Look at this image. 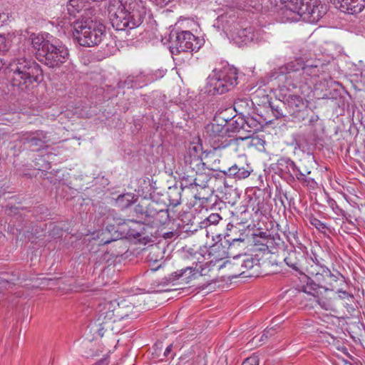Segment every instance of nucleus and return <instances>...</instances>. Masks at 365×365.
<instances>
[{
  "mask_svg": "<svg viewBox=\"0 0 365 365\" xmlns=\"http://www.w3.org/2000/svg\"><path fill=\"white\" fill-rule=\"evenodd\" d=\"M208 255L210 257H212L209 262H205L199 267L197 265H196L195 268L192 267H186L185 268L174 272L170 274V280L174 281L185 277L183 279L186 282H189L192 279H195L197 274L200 276L207 275L215 266H217V269H220L227 265L231 266L232 269L236 272L232 277H237L240 275H244L246 271L254 268L255 266L258 267L256 260L252 257L246 255L235 257L233 258V262L227 261L217 265L226 255L225 247L222 244L216 243L212 245L210 247Z\"/></svg>",
  "mask_w": 365,
  "mask_h": 365,
  "instance_id": "nucleus-1",
  "label": "nucleus"
},
{
  "mask_svg": "<svg viewBox=\"0 0 365 365\" xmlns=\"http://www.w3.org/2000/svg\"><path fill=\"white\" fill-rule=\"evenodd\" d=\"M321 72L322 66L308 65L298 58L275 68L271 73V78L277 80L280 87L294 91L316 82Z\"/></svg>",
  "mask_w": 365,
  "mask_h": 365,
  "instance_id": "nucleus-2",
  "label": "nucleus"
},
{
  "mask_svg": "<svg viewBox=\"0 0 365 365\" xmlns=\"http://www.w3.org/2000/svg\"><path fill=\"white\" fill-rule=\"evenodd\" d=\"M109 19L117 31H130L141 25L146 11L141 0H110Z\"/></svg>",
  "mask_w": 365,
  "mask_h": 365,
  "instance_id": "nucleus-3",
  "label": "nucleus"
},
{
  "mask_svg": "<svg viewBox=\"0 0 365 365\" xmlns=\"http://www.w3.org/2000/svg\"><path fill=\"white\" fill-rule=\"evenodd\" d=\"M133 307L116 301L104 302L98 306L97 321L100 327L99 334L103 336L105 332L119 333L126 325L128 319L135 318L133 313Z\"/></svg>",
  "mask_w": 365,
  "mask_h": 365,
  "instance_id": "nucleus-4",
  "label": "nucleus"
},
{
  "mask_svg": "<svg viewBox=\"0 0 365 365\" xmlns=\"http://www.w3.org/2000/svg\"><path fill=\"white\" fill-rule=\"evenodd\" d=\"M94 11L86 9L81 18L71 24L73 39L81 46H97L105 36L106 26L93 14Z\"/></svg>",
  "mask_w": 365,
  "mask_h": 365,
  "instance_id": "nucleus-5",
  "label": "nucleus"
},
{
  "mask_svg": "<svg viewBox=\"0 0 365 365\" xmlns=\"http://www.w3.org/2000/svg\"><path fill=\"white\" fill-rule=\"evenodd\" d=\"M283 14L288 21L302 18L309 23L318 22L327 12L328 6L323 0H278Z\"/></svg>",
  "mask_w": 365,
  "mask_h": 365,
  "instance_id": "nucleus-6",
  "label": "nucleus"
},
{
  "mask_svg": "<svg viewBox=\"0 0 365 365\" xmlns=\"http://www.w3.org/2000/svg\"><path fill=\"white\" fill-rule=\"evenodd\" d=\"M11 85L17 92L26 91L34 82L43 79L41 67L36 61L24 57L13 59L8 66Z\"/></svg>",
  "mask_w": 365,
  "mask_h": 365,
  "instance_id": "nucleus-7",
  "label": "nucleus"
},
{
  "mask_svg": "<svg viewBox=\"0 0 365 365\" xmlns=\"http://www.w3.org/2000/svg\"><path fill=\"white\" fill-rule=\"evenodd\" d=\"M36 58L48 68H59L69 57L67 47L59 42L45 39L41 34H31L29 36Z\"/></svg>",
  "mask_w": 365,
  "mask_h": 365,
  "instance_id": "nucleus-8",
  "label": "nucleus"
},
{
  "mask_svg": "<svg viewBox=\"0 0 365 365\" xmlns=\"http://www.w3.org/2000/svg\"><path fill=\"white\" fill-rule=\"evenodd\" d=\"M284 104L292 121L301 123L307 120L304 125L309 128V132L315 137V129L321 123L319 115L309 107L308 101L297 95H289L284 97Z\"/></svg>",
  "mask_w": 365,
  "mask_h": 365,
  "instance_id": "nucleus-9",
  "label": "nucleus"
},
{
  "mask_svg": "<svg viewBox=\"0 0 365 365\" xmlns=\"http://www.w3.org/2000/svg\"><path fill=\"white\" fill-rule=\"evenodd\" d=\"M238 83V73L233 66L214 69L207 78V90L212 95L223 94L232 90Z\"/></svg>",
  "mask_w": 365,
  "mask_h": 365,
  "instance_id": "nucleus-10",
  "label": "nucleus"
},
{
  "mask_svg": "<svg viewBox=\"0 0 365 365\" xmlns=\"http://www.w3.org/2000/svg\"><path fill=\"white\" fill-rule=\"evenodd\" d=\"M227 132V128L218 123H211L205 127V134L214 150L224 149L232 143H235V138H229L226 135Z\"/></svg>",
  "mask_w": 365,
  "mask_h": 365,
  "instance_id": "nucleus-11",
  "label": "nucleus"
},
{
  "mask_svg": "<svg viewBox=\"0 0 365 365\" xmlns=\"http://www.w3.org/2000/svg\"><path fill=\"white\" fill-rule=\"evenodd\" d=\"M170 39L171 43L170 49L173 53H175L174 50L177 53L192 52L199 48L197 46V44L194 45L196 38L189 31H172L170 35Z\"/></svg>",
  "mask_w": 365,
  "mask_h": 365,
  "instance_id": "nucleus-12",
  "label": "nucleus"
},
{
  "mask_svg": "<svg viewBox=\"0 0 365 365\" xmlns=\"http://www.w3.org/2000/svg\"><path fill=\"white\" fill-rule=\"evenodd\" d=\"M307 272L309 275L307 276V280L303 287V291L312 294V291L316 292L319 288H324L331 270L327 267H319L316 269L309 268Z\"/></svg>",
  "mask_w": 365,
  "mask_h": 365,
  "instance_id": "nucleus-13",
  "label": "nucleus"
},
{
  "mask_svg": "<svg viewBox=\"0 0 365 365\" xmlns=\"http://www.w3.org/2000/svg\"><path fill=\"white\" fill-rule=\"evenodd\" d=\"M19 140L25 148L34 152L48 148L51 143L48 133L43 130L24 133L21 135Z\"/></svg>",
  "mask_w": 365,
  "mask_h": 365,
  "instance_id": "nucleus-14",
  "label": "nucleus"
},
{
  "mask_svg": "<svg viewBox=\"0 0 365 365\" xmlns=\"http://www.w3.org/2000/svg\"><path fill=\"white\" fill-rule=\"evenodd\" d=\"M202 148L200 145L190 144L184 154V166L187 173L205 170V164L202 157Z\"/></svg>",
  "mask_w": 365,
  "mask_h": 365,
  "instance_id": "nucleus-15",
  "label": "nucleus"
},
{
  "mask_svg": "<svg viewBox=\"0 0 365 365\" xmlns=\"http://www.w3.org/2000/svg\"><path fill=\"white\" fill-rule=\"evenodd\" d=\"M150 211L148 225L152 227H158L165 225L170 220L168 210L164 204L158 203L155 200H150Z\"/></svg>",
  "mask_w": 365,
  "mask_h": 365,
  "instance_id": "nucleus-16",
  "label": "nucleus"
},
{
  "mask_svg": "<svg viewBox=\"0 0 365 365\" xmlns=\"http://www.w3.org/2000/svg\"><path fill=\"white\" fill-rule=\"evenodd\" d=\"M284 261L289 268L300 274H304V271L307 272L309 269L306 266L307 262L306 252L301 247L299 250L294 249L288 252Z\"/></svg>",
  "mask_w": 365,
  "mask_h": 365,
  "instance_id": "nucleus-17",
  "label": "nucleus"
},
{
  "mask_svg": "<svg viewBox=\"0 0 365 365\" xmlns=\"http://www.w3.org/2000/svg\"><path fill=\"white\" fill-rule=\"evenodd\" d=\"M341 11L355 14L365 8V0H329Z\"/></svg>",
  "mask_w": 365,
  "mask_h": 365,
  "instance_id": "nucleus-18",
  "label": "nucleus"
},
{
  "mask_svg": "<svg viewBox=\"0 0 365 365\" xmlns=\"http://www.w3.org/2000/svg\"><path fill=\"white\" fill-rule=\"evenodd\" d=\"M224 175L233 177L236 180H242L247 178L250 175V170L248 165L243 163H235L227 170L223 171Z\"/></svg>",
  "mask_w": 365,
  "mask_h": 365,
  "instance_id": "nucleus-19",
  "label": "nucleus"
},
{
  "mask_svg": "<svg viewBox=\"0 0 365 365\" xmlns=\"http://www.w3.org/2000/svg\"><path fill=\"white\" fill-rule=\"evenodd\" d=\"M193 173H195V175L191 176L193 178L192 182L190 184L191 186L194 185L196 187H199L201 189L209 187V182L212 180L210 170L207 173L205 170H199L193 172Z\"/></svg>",
  "mask_w": 365,
  "mask_h": 365,
  "instance_id": "nucleus-20",
  "label": "nucleus"
},
{
  "mask_svg": "<svg viewBox=\"0 0 365 365\" xmlns=\"http://www.w3.org/2000/svg\"><path fill=\"white\" fill-rule=\"evenodd\" d=\"M344 284L345 279L344 276L339 272H332L331 271L324 289L326 291H334L339 287H343Z\"/></svg>",
  "mask_w": 365,
  "mask_h": 365,
  "instance_id": "nucleus-21",
  "label": "nucleus"
},
{
  "mask_svg": "<svg viewBox=\"0 0 365 365\" xmlns=\"http://www.w3.org/2000/svg\"><path fill=\"white\" fill-rule=\"evenodd\" d=\"M150 207V200H143L134 207V212L136 217L143 223L148 225V217H150V211L148 209Z\"/></svg>",
  "mask_w": 365,
  "mask_h": 365,
  "instance_id": "nucleus-22",
  "label": "nucleus"
},
{
  "mask_svg": "<svg viewBox=\"0 0 365 365\" xmlns=\"http://www.w3.org/2000/svg\"><path fill=\"white\" fill-rule=\"evenodd\" d=\"M245 123H246V120L244 116L235 115L227 123L226 128L229 132L240 133L244 131L243 128Z\"/></svg>",
  "mask_w": 365,
  "mask_h": 365,
  "instance_id": "nucleus-23",
  "label": "nucleus"
},
{
  "mask_svg": "<svg viewBox=\"0 0 365 365\" xmlns=\"http://www.w3.org/2000/svg\"><path fill=\"white\" fill-rule=\"evenodd\" d=\"M239 140H245L247 142L248 146H255L257 149H260L264 147L265 141L259 138L258 136L254 135V134H247V135H239L235 138V143Z\"/></svg>",
  "mask_w": 365,
  "mask_h": 365,
  "instance_id": "nucleus-24",
  "label": "nucleus"
},
{
  "mask_svg": "<svg viewBox=\"0 0 365 365\" xmlns=\"http://www.w3.org/2000/svg\"><path fill=\"white\" fill-rule=\"evenodd\" d=\"M149 80L147 79V76L140 73L137 76H130L125 81V84L131 88H142L149 83Z\"/></svg>",
  "mask_w": 365,
  "mask_h": 365,
  "instance_id": "nucleus-25",
  "label": "nucleus"
},
{
  "mask_svg": "<svg viewBox=\"0 0 365 365\" xmlns=\"http://www.w3.org/2000/svg\"><path fill=\"white\" fill-rule=\"evenodd\" d=\"M164 257L163 250L158 245H151L149 248V253L146 257L148 262L156 263L162 260Z\"/></svg>",
  "mask_w": 365,
  "mask_h": 365,
  "instance_id": "nucleus-26",
  "label": "nucleus"
},
{
  "mask_svg": "<svg viewBox=\"0 0 365 365\" xmlns=\"http://www.w3.org/2000/svg\"><path fill=\"white\" fill-rule=\"evenodd\" d=\"M182 188L177 186L170 187L167 192L169 202L173 206H177L181 202V192Z\"/></svg>",
  "mask_w": 365,
  "mask_h": 365,
  "instance_id": "nucleus-27",
  "label": "nucleus"
},
{
  "mask_svg": "<svg viewBox=\"0 0 365 365\" xmlns=\"http://www.w3.org/2000/svg\"><path fill=\"white\" fill-rule=\"evenodd\" d=\"M135 195L133 193H125L118 195L115 203L121 210L126 209L134 202Z\"/></svg>",
  "mask_w": 365,
  "mask_h": 365,
  "instance_id": "nucleus-28",
  "label": "nucleus"
},
{
  "mask_svg": "<svg viewBox=\"0 0 365 365\" xmlns=\"http://www.w3.org/2000/svg\"><path fill=\"white\" fill-rule=\"evenodd\" d=\"M245 119L246 123L244 125L243 130L247 132L248 134H254L261 128V123L253 117L247 116Z\"/></svg>",
  "mask_w": 365,
  "mask_h": 365,
  "instance_id": "nucleus-29",
  "label": "nucleus"
},
{
  "mask_svg": "<svg viewBox=\"0 0 365 365\" xmlns=\"http://www.w3.org/2000/svg\"><path fill=\"white\" fill-rule=\"evenodd\" d=\"M114 221L115 222V224H108L106 227L103 230H102V235H113L115 233L116 234H121L119 231H118V227L120 225H123L125 223V221L120 219V218H118V219H114Z\"/></svg>",
  "mask_w": 365,
  "mask_h": 365,
  "instance_id": "nucleus-30",
  "label": "nucleus"
},
{
  "mask_svg": "<svg viewBox=\"0 0 365 365\" xmlns=\"http://www.w3.org/2000/svg\"><path fill=\"white\" fill-rule=\"evenodd\" d=\"M281 243L279 237L277 239L274 236L266 237L263 238V242H261L262 246H265L269 252H274L275 246H279Z\"/></svg>",
  "mask_w": 365,
  "mask_h": 365,
  "instance_id": "nucleus-31",
  "label": "nucleus"
},
{
  "mask_svg": "<svg viewBox=\"0 0 365 365\" xmlns=\"http://www.w3.org/2000/svg\"><path fill=\"white\" fill-rule=\"evenodd\" d=\"M265 108L267 109V112L270 111L272 114V115L276 118L278 119L281 117L284 116L282 109L279 106V105H274L273 103L269 101L268 106H265Z\"/></svg>",
  "mask_w": 365,
  "mask_h": 365,
  "instance_id": "nucleus-32",
  "label": "nucleus"
},
{
  "mask_svg": "<svg viewBox=\"0 0 365 365\" xmlns=\"http://www.w3.org/2000/svg\"><path fill=\"white\" fill-rule=\"evenodd\" d=\"M287 167L289 169V171H290V169L292 170V172L294 173L297 180L307 181V180L304 178L305 174L302 173L299 170V168H297V166L295 165V163L293 161L289 160L287 161Z\"/></svg>",
  "mask_w": 365,
  "mask_h": 365,
  "instance_id": "nucleus-33",
  "label": "nucleus"
},
{
  "mask_svg": "<svg viewBox=\"0 0 365 365\" xmlns=\"http://www.w3.org/2000/svg\"><path fill=\"white\" fill-rule=\"evenodd\" d=\"M121 234H116L115 233L113 235H102V232L98 235V237L100 241V244L101 245H106L108 244L113 241H115L120 238H121Z\"/></svg>",
  "mask_w": 365,
  "mask_h": 365,
  "instance_id": "nucleus-34",
  "label": "nucleus"
},
{
  "mask_svg": "<svg viewBox=\"0 0 365 365\" xmlns=\"http://www.w3.org/2000/svg\"><path fill=\"white\" fill-rule=\"evenodd\" d=\"M330 206L331 207L332 210L336 215H341L347 220L345 211L342 210L341 207H339V206L336 204V202L334 200L330 202Z\"/></svg>",
  "mask_w": 365,
  "mask_h": 365,
  "instance_id": "nucleus-35",
  "label": "nucleus"
},
{
  "mask_svg": "<svg viewBox=\"0 0 365 365\" xmlns=\"http://www.w3.org/2000/svg\"><path fill=\"white\" fill-rule=\"evenodd\" d=\"M9 47L10 43L6 40V37L3 35H0V53L7 51Z\"/></svg>",
  "mask_w": 365,
  "mask_h": 365,
  "instance_id": "nucleus-36",
  "label": "nucleus"
},
{
  "mask_svg": "<svg viewBox=\"0 0 365 365\" xmlns=\"http://www.w3.org/2000/svg\"><path fill=\"white\" fill-rule=\"evenodd\" d=\"M272 332H273L272 329H266L264 331L262 335L261 336V337L259 339H257V337L255 336L252 339V342L257 344L258 341L259 342L263 341L264 339H267L269 336H271L272 334Z\"/></svg>",
  "mask_w": 365,
  "mask_h": 365,
  "instance_id": "nucleus-37",
  "label": "nucleus"
},
{
  "mask_svg": "<svg viewBox=\"0 0 365 365\" xmlns=\"http://www.w3.org/2000/svg\"><path fill=\"white\" fill-rule=\"evenodd\" d=\"M311 224L314 225L318 230L321 232H324L326 229H327V227L326 224L321 222L317 218H313L311 220Z\"/></svg>",
  "mask_w": 365,
  "mask_h": 365,
  "instance_id": "nucleus-38",
  "label": "nucleus"
},
{
  "mask_svg": "<svg viewBox=\"0 0 365 365\" xmlns=\"http://www.w3.org/2000/svg\"><path fill=\"white\" fill-rule=\"evenodd\" d=\"M221 220L222 217L217 213H212L210 215L209 217L207 218V222H209L210 225H216Z\"/></svg>",
  "mask_w": 365,
  "mask_h": 365,
  "instance_id": "nucleus-39",
  "label": "nucleus"
},
{
  "mask_svg": "<svg viewBox=\"0 0 365 365\" xmlns=\"http://www.w3.org/2000/svg\"><path fill=\"white\" fill-rule=\"evenodd\" d=\"M242 365H259L258 357L255 355L248 357L242 362Z\"/></svg>",
  "mask_w": 365,
  "mask_h": 365,
  "instance_id": "nucleus-40",
  "label": "nucleus"
},
{
  "mask_svg": "<svg viewBox=\"0 0 365 365\" xmlns=\"http://www.w3.org/2000/svg\"><path fill=\"white\" fill-rule=\"evenodd\" d=\"M317 302L322 309L327 311L332 309L333 304L331 302H326L322 299H318Z\"/></svg>",
  "mask_w": 365,
  "mask_h": 365,
  "instance_id": "nucleus-41",
  "label": "nucleus"
},
{
  "mask_svg": "<svg viewBox=\"0 0 365 365\" xmlns=\"http://www.w3.org/2000/svg\"><path fill=\"white\" fill-rule=\"evenodd\" d=\"M336 293L339 294V298L340 299H346L348 297L353 298V295L349 294L346 291L342 290V287H339L338 289H335Z\"/></svg>",
  "mask_w": 365,
  "mask_h": 365,
  "instance_id": "nucleus-42",
  "label": "nucleus"
},
{
  "mask_svg": "<svg viewBox=\"0 0 365 365\" xmlns=\"http://www.w3.org/2000/svg\"><path fill=\"white\" fill-rule=\"evenodd\" d=\"M84 0H69V5L77 11L80 9V4H82Z\"/></svg>",
  "mask_w": 365,
  "mask_h": 365,
  "instance_id": "nucleus-43",
  "label": "nucleus"
},
{
  "mask_svg": "<svg viewBox=\"0 0 365 365\" xmlns=\"http://www.w3.org/2000/svg\"><path fill=\"white\" fill-rule=\"evenodd\" d=\"M322 259H317L316 257H314V259H312V261L314 262V264L311 265L310 268H315L316 267H326L325 265H324L322 262Z\"/></svg>",
  "mask_w": 365,
  "mask_h": 365,
  "instance_id": "nucleus-44",
  "label": "nucleus"
},
{
  "mask_svg": "<svg viewBox=\"0 0 365 365\" xmlns=\"http://www.w3.org/2000/svg\"><path fill=\"white\" fill-rule=\"evenodd\" d=\"M172 0H154L156 5L160 6H164L170 3Z\"/></svg>",
  "mask_w": 365,
  "mask_h": 365,
  "instance_id": "nucleus-45",
  "label": "nucleus"
},
{
  "mask_svg": "<svg viewBox=\"0 0 365 365\" xmlns=\"http://www.w3.org/2000/svg\"><path fill=\"white\" fill-rule=\"evenodd\" d=\"M173 350V344H170L169 346H168L164 351V356L165 357H169V356L171 354V351Z\"/></svg>",
  "mask_w": 365,
  "mask_h": 365,
  "instance_id": "nucleus-46",
  "label": "nucleus"
},
{
  "mask_svg": "<svg viewBox=\"0 0 365 365\" xmlns=\"http://www.w3.org/2000/svg\"><path fill=\"white\" fill-rule=\"evenodd\" d=\"M266 237H270V235H267L266 232H260V235H259L260 240H257L256 243H260L261 244V242H263V238H265Z\"/></svg>",
  "mask_w": 365,
  "mask_h": 365,
  "instance_id": "nucleus-47",
  "label": "nucleus"
},
{
  "mask_svg": "<svg viewBox=\"0 0 365 365\" xmlns=\"http://www.w3.org/2000/svg\"><path fill=\"white\" fill-rule=\"evenodd\" d=\"M243 102H244V101H242V100H240V101H238L237 102H236V103H235V110H237V108H239L240 106H242V105H241V103H242Z\"/></svg>",
  "mask_w": 365,
  "mask_h": 365,
  "instance_id": "nucleus-48",
  "label": "nucleus"
},
{
  "mask_svg": "<svg viewBox=\"0 0 365 365\" xmlns=\"http://www.w3.org/2000/svg\"><path fill=\"white\" fill-rule=\"evenodd\" d=\"M173 236V232H166L164 234V237H165V238H170V237H172Z\"/></svg>",
  "mask_w": 365,
  "mask_h": 365,
  "instance_id": "nucleus-49",
  "label": "nucleus"
},
{
  "mask_svg": "<svg viewBox=\"0 0 365 365\" xmlns=\"http://www.w3.org/2000/svg\"><path fill=\"white\" fill-rule=\"evenodd\" d=\"M231 240H232V244H234L236 242H243L244 241V240L241 239V238H233Z\"/></svg>",
  "mask_w": 365,
  "mask_h": 365,
  "instance_id": "nucleus-50",
  "label": "nucleus"
},
{
  "mask_svg": "<svg viewBox=\"0 0 365 365\" xmlns=\"http://www.w3.org/2000/svg\"><path fill=\"white\" fill-rule=\"evenodd\" d=\"M195 198L200 200V199H204L205 197L204 196H201L200 194L199 193V194L195 195Z\"/></svg>",
  "mask_w": 365,
  "mask_h": 365,
  "instance_id": "nucleus-51",
  "label": "nucleus"
},
{
  "mask_svg": "<svg viewBox=\"0 0 365 365\" xmlns=\"http://www.w3.org/2000/svg\"><path fill=\"white\" fill-rule=\"evenodd\" d=\"M130 234L133 236H140V234L139 232H135L134 231L130 232Z\"/></svg>",
  "mask_w": 365,
  "mask_h": 365,
  "instance_id": "nucleus-52",
  "label": "nucleus"
},
{
  "mask_svg": "<svg viewBox=\"0 0 365 365\" xmlns=\"http://www.w3.org/2000/svg\"><path fill=\"white\" fill-rule=\"evenodd\" d=\"M50 168H51V166H50V163H46V164L45 165V166H43V167H42V169H49Z\"/></svg>",
  "mask_w": 365,
  "mask_h": 365,
  "instance_id": "nucleus-53",
  "label": "nucleus"
},
{
  "mask_svg": "<svg viewBox=\"0 0 365 365\" xmlns=\"http://www.w3.org/2000/svg\"><path fill=\"white\" fill-rule=\"evenodd\" d=\"M289 235H290L291 236H292L294 239H296V232H289Z\"/></svg>",
  "mask_w": 365,
  "mask_h": 365,
  "instance_id": "nucleus-54",
  "label": "nucleus"
},
{
  "mask_svg": "<svg viewBox=\"0 0 365 365\" xmlns=\"http://www.w3.org/2000/svg\"><path fill=\"white\" fill-rule=\"evenodd\" d=\"M128 222H135V221H133V220H128Z\"/></svg>",
  "mask_w": 365,
  "mask_h": 365,
  "instance_id": "nucleus-55",
  "label": "nucleus"
},
{
  "mask_svg": "<svg viewBox=\"0 0 365 365\" xmlns=\"http://www.w3.org/2000/svg\"><path fill=\"white\" fill-rule=\"evenodd\" d=\"M264 120H267V118H265ZM272 120V119H267V121L269 122H271Z\"/></svg>",
  "mask_w": 365,
  "mask_h": 365,
  "instance_id": "nucleus-56",
  "label": "nucleus"
},
{
  "mask_svg": "<svg viewBox=\"0 0 365 365\" xmlns=\"http://www.w3.org/2000/svg\"><path fill=\"white\" fill-rule=\"evenodd\" d=\"M245 277H251L252 276V274H250L248 275H245Z\"/></svg>",
  "mask_w": 365,
  "mask_h": 365,
  "instance_id": "nucleus-57",
  "label": "nucleus"
},
{
  "mask_svg": "<svg viewBox=\"0 0 365 365\" xmlns=\"http://www.w3.org/2000/svg\"><path fill=\"white\" fill-rule=\"evenodd\" d=\"M346 364H347V365H352L351 364L347 363V362H346Z\"/></svg>",
  "mask_w": 365,
  "mask_h": 365,
  "instance_id": "nucleus-58",
  "label": "nucleus"
},
{
  "mask_svg": "<svg viewBox=\"0 0 365 365\" xmlns=\"http://www.w3.org/2000/svg\"><path fill=\"white\" fill-rule=\"evenodd\" d=\"M227 242H230V239H227L226 240Z\"/></svg>",
  "mask_w": 365,
  "mask_h": 365,
  "instance_id": "nucleus-59",
  "label": "nucleus"
},
{
  "mask_svg": "<svg viewBox=\"0 0 365 365\" xmlns=\"http://www.w3.org/2000/svg\"><path fill=\"white\" fill-rule=\"evenodd\" d=\"M173 356H174V354H172V355L170 356V358H173Z\"/></svg>",
  "mask_w": 365,
  "mask_h": 365,
  "instance_id": "nucleus-60",
  "label": "nucleus"
}]
</instances>
